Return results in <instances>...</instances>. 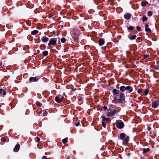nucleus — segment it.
Here are the masks:
<instances>
[{
    "label": "nucleus",
    "mask_w": 159,
    "mask_h": 159,
    "mask_svg": "<svg viewBox=\"0 0 159 159\" xmlns=\"http://www.w3.org/2000/svg\"><path fill=\"white\" fill-rule=\"evenodd\" d=\"M57 39L55 38H52L49 40L48 45L50 47L52 48V46H55L57 43Z\"/></svg>",
    "instance_id": "1"
},
{
    "label": "nucleus",
    "mask_w": 159,
    "mask_h": 159,
    "mask_svg": "<svg viewBox=\"0 0 159 159\" xmlns=\"http://www.w3.org/2000/svg\"><path fill=\"white\" fill-rule=\"evenodd\" d=\"M120 138L121 139L125 142H128L129 140V137L126 136L125 134L124 133H121L120 134Z\"/></svg>",
    "instance_id": "2"
},
{
    "label": "nucleus",
    "mask_w": 159,
    "mask_h": 159,
    "mask_svg": "<svg viewBox=\"0 0 159 159\" xmlns=\"http://www.w3.org/2000/svg\"><path fill=\"white\" fill-rule=\"evenodd\" d=\"M116 125L117 127L119 129H121L124 126L123 122L120 120H118L116 121Z\"/></svg>",
    "instance_id": "3"
},
{
    "label": "nucleus",
    "mask_w": 159,
    "mask_h": 159,
    "mask_svg": "<svg viewBox=\"0 0 159 159\" xmlns=\"http://www.w3.org/2000/svg\"><path fill=\"white\" fill-rule=\"evenodd\" d=\"M125 97V94L122 93H120V98L117 99V98H115V99H116L118 102H121L124 101Z\"/></svg>",
    "instance_id": "4"
},
{
    "label": "nucleus",
    "mask_w": 159,
    "mask_h": 159,
    "mask_svg": "<svg viewBox=\"0 0 159 159\" xmlns=\"http://www.w3.org/2000/svg\"><path fill=\"white\" fill-rule=\"evenodd\" d=\"M64 97L63 96L58 95L55 98V101L57 103H60L61 102Z\"/></svg>",
    "instance_id": "5"
},
{
    "label": "nucleus",
    "mask_w": 159,
    "mask_h": 159,
    "mask_svg": "<svg viewBox=\"0 0 159 159\" xmlns=\"http://www.w3.org/2000/svg\"><path fill=\"white\" fill-rule=\"evenodd\" d=\"M159 105V101L156 100L152 103V107L153 108H157Z\"/></svg>",
    "instance_id": "6"
},
{
    "label": "nucleus",
    "mask_w": 159,
    "mask_h": 159,
    "mask_svg": "<svg viewBox=\"0 0 159 159\" xmlns=\"http://www.w3.org/2000/svg\"><path fill=\"white\" fill-rule=\"evenodd\" d=\"M116 110H113L108 112L107 113V115L108 116H112L116 113Z\"/></svg>",
    "instance_id": "7"
},
{
    "label": "nucleus",
    "mask_w": 159,
    "mask_h": 159,
    "mask_svg": "<svg viewBox=\"0 0 159 159\" xmlns=\"http://www.w3.org/2000/svg\"><path fill=\"white\" fill-rule=\"evenodd\" d=\"M38 79L37 77H30L29 79V80L31 82H37L38 81Z\"/></svg>",
    "instance_id": "8"
},
{
    "label": "nucleus",
    "mask_w": 159,
    "mask_h": 159,
    "mask_svg": "<svg viewBox=\"0 0 159 159\" xmlns=\"http://www.w3.org/2000/svg\"><path fill=\"white\" fill-rule=\"evenodd\" d=\"M20 146L19 144H17L14 148V151L16 152H18L19 150Z\"/></svg>",
    "instance_id": "9"
},
{
    "label": "nucleus",
    "mask_w": 159,
    "mask_h": 159,
    "mask_svg": "<svg viewBox=\"0 0 159 159\" xmlns=\"http://www.w3.org/2000/svg\"><path fill=\"white\" fill-rule=\"evenodd\" d=\"M79 30L76 28H74L73 30V33L74 34L78 35L79 33Z\"/></svg>",
    "instance_id": "10"
},
{
    "label": "nucleus",
    "mask_w": 159,
    "mask_h": 159,
    "mask_svg": "<svg viewBox=\"0 0 159 159\" xmlns=\"http://www.w3.org/2000/svg\"><path fill=\"white\" fill-rule=\"evenodd\" d=\"M145 31L149 33L151 32V30L150 28H149L148 27V24H146L145 25Z\"/></svg>",
    "instance_id": "11"
},
{
    "label": "nucleus",
    "mask_w": 159,
    "mask_h": 159,
    "mask_svg": "<svg viewBox=\"0 0 159 159\" xmlns=\"http://www.w3.org/2000/svg\"><path fill=\"white\" fill-rule=\"evenodd\" d=\"M41 39L43 43L47 42L49 40V38L45 36L42 37Z\"/></svg>",
    "instance_id": "12"
},
{
    "label": "nucleus",
    "mask_w": 159,
    "mask_h": 159,
    "mask_svg": "<svg viewBox=\"0 0 159 159\" xmlns=\"http://www.w3.org/2000/svg\"><path fill=\"white\" fill-rule=\"evenodd\" d=\"M125 90H129V92L131 93L132 92L133 90V88L131 86H128L125 87Z\"/></svg>",
    "instance_id": "13"
},
{
    "label": "nucleus",
    "mask_w": 159,
    "mask_h": 159,
    "mask_svg": "<svg viewBox=\"0 0 159 159\" xmlns=\"http://www.w3.org/2000/svg\"><path fill=\"white\" fill-rule=\"evenodd\" d=\"M131 15L129 13L125 14L124 15V17L125 19H129L130 18Z\"/></svg>",
    "instance_id": "14"
},
{
    "label": "nucleus",
    "mask_w": 159,
    "mask_h": 159,
    "mask_svg": "<svg viewBox=\"0 0 159 159\" xmlns=\"http://www.w3.org/2000/svg\"><path fill=\"white\" fill-rule=\"evenodd\" d=\"M105 41L103 39H100L99 41V45L100 46L104 44Z\"/></svg>",
    "instance_id": "15"
},
{
    "label": "nucleus",
    "mask_w": 159,
    "mask_h": 159,
    "mask_svg": "<svg viewBox=\"0 0 159 159\" xmlns=\"http://www.w3.org/2000/svg\"><path fill=\"white\" fill-rule=\"evenodd\" d=\"M6 94V91L2 89H0V94L1 95H5Z\"/></svg>",
    "instance_id": "16"
},
{
    "label": "nucleus",
    "mask_w": 159,
    "mask_h": 159,
    "mask_svg": "<svg viewBox=\"0 0 159 159\" xmlns=\"http://www.w3.org/2000/svg\"><path fill=\"white\" fill-rule=\"evenodd\" d=\"M101 118L102 119V121H110V120L109 118H106L104 116H102L101 117Z\"/></svg>",
    "instance_id": "17"
},
{
    "label": "nucleus",
    "mask_w": 159,
    "mask_h": 159,
    "mask_svg": "<svg viewBox=\"0 0 159 159\" xmlns=\"http://www.w3.org/2000/svg\"><path fill=\"white\" fill-rule=\"evenodd\" d=\"M112 92L114 94L116 95H118L119 94V93L117 92V91L116 89H114L112 90Z\"/></svg>",
    "instance_id": "18"
},
{
    "label": "nucleus",
    "mask_w": 159,
    "mask_h": 159,
    "mask_svg": "<svg viewBox=\"0 0 159 159\" xmlns=\"http://www.w3.org/2000/svg\"><path fill=\"white\" fill-rule=\"evenodd\" d=\"M150 150L149 148H144L143 150V153H146L147 152H149Z\"/></svg>",
    "instance_id": "19"
},
{
    "label": "nucleus",
    "mask_w": 159,
    "mask_h": 159,
    "mask_svg": "<svg viewBox=\"0 0 159 159\" xmlns=\"http://www.w3.org/2000/svg\"><path fill=\"white\" fill-rule=\"evenodd\" d=\"M38 33V31L36 30H34V31H32L31 32V34L32 35H34L37 34Z\"/></svg>",
    "instance_id": "20"
},
{
    "label": "nucleus",
    "mask_w": 159,
    "mask_h": 159,
    "mask_svg": "<svg viewBox=\"0 0 159 159\" xmlns=\"http://www.w3.org/2000/svg\"><path fill=\"white\" fill-rule=\"evenodd\" d=\"M136 37L137 36L136 35H132L129 38L130 40H132L135 39L136 38Z\"/></svg>",
    "instance_id": "21"
},
{
    "label": "nucleus",
    "mask_w": 159,
    "mask_h": 159,
    "mask_svg": "<svg viewBox=\"0 0 159 159\" xmlns=\"http://www.w3.org/2000/svg\"><path fill=\"white\" fill-rule=\"evenodd\" d=\"M120 90L122 92H124L125 90V87L124 86H121L120 88Z\"/></svg>",
    "instance_id": "22"
},
{
    "label": "nucleus",
    "mask_w": 159,
    "mask_h": 159,
    "mask_svg": "<svg viewBox=\"0 0 159 159\" xmlns=\"http://www.w3.org/2000/svg\"><path fill=\"white\" fill-rule=\"evenodd\" d=\"M148 4V2L147 1L142 2L141 3V5L142 7H144L146 5Z\"/></svg>",
    "instance_id": "23"
},
{
    "label": "nucleus",
    "mask_w": 159,
    "mask_h": 159,
    "mask_svg": "<svg viewBox=\"0 0 159 159\" xmlns=\"http://www.w3.org/2000/svg\"><path fill=\"white\" fill-rule=\"evenodd\" d=\"M43 54L44 56H46L48 54V52L47 51H44L43 52Z\"/></svg>",
    "instance_id": "24"
},
{
    "label": "nucleus",
    "mask_w": 159,
    "mask_h": 159,
    "mask_svg": "<svg viewBox=\"0 0 159 159\" xmlns=\"http://www.w3.org/2000/svg\"><path fill=\"white\" fill-rule=\"evenodd\" d=\"M67 139H68L67 138H65L63 139L62 140V142L64 144L66 143H67Z\"/></svg>",
    "instance_id": "25"
},
{
    "label": "nucleus",
    "mask_w": 159,
    "mask_h": 159,
    "mask_svg": "<svg viewBox=\"0 0 159 159\" xmlns=\"http://www.w3.org/2000/svg\"><path fill=\"white\" fill-rule=\"evenodd\" d=\"M147 20H148V18L147 17L145 16H143V17L142 20H143V21L144 22L145 21H146Z\"/></svg>",
    "instance_id": "26"
},
{
    "label": "nucleus",
    "mask_w": 159,
    "mask_h": 159,
    "mask_svg": "<svg viewBox=\"0 0 159 159\" xmlns=\"http://www.w3.org/2000/svg\"><path fill=\"white\" fill-rule=\"evenodd\" d=\"M149 92V90L148 89H146L144 90V93L146 95L148 94Z\"/></svg>",
    "instance_id": "27"
},
{
    "label": "nucleus",
    "mask_w": 159,
    "mask_h": 159,
    "mask_svg": "<svg viewBox=\"0 0 159 159\" xmlns=\"http://www.w3.org/2000/svg\"><path fill=\"white\" fill-rule=\"evenodd\" d=\"M152 13L151 11H149L148 13V15L149 16H151L152 15Z\"/></svg>",
    "instance_id": "28"
},
{
    "label": "nucleus",
    "mask_w": 159,
    "mask_h": 159,
    "mask_svg": "<svg viewBox=\"0 0 159 159\" xmlns=\"http://www.w3.org/2000/svg\"><path fill=\"white\" fill-rule=\"evenodd\" d=\"M102 122L103 127L105 128L106 126V123H105L104 121H102Z\"/></svg>",
    "instance_id": "29"
},
{
    "label": "nucleus",
    "mask_w": 159,
    "mask_h": 159,
    "mask_svg": "<svg viewBox=\"0 0 159 159\" xmlns=\"http://www.w3.org/2000/svg\"><path fill=\"white\" fill-rule=\"evenodd\" d=\"M61 41L62 43H64L66 42V39L65 38H63L61 39Z\"/></svg>",
    "instance_id": "30"
},
{
    "label": "nucleus",
    "mask_w": 159,
    "mask_h": 159,
    "mask_svg": "<svg viewBox=\"0 0 159 159\" xmlns=\"http://www.w3.org/2000/svg\"><path fill=\"white\" fill-rule=\"evenodd\" d=\"M127 29L130 30H133V26L127 27Z\"/></svg>",
    "instance_id": "31"
},
{
    "label": "nucleus",
    "mask_w": 159,
    "mask_h": 159,
    "mask_svg": "<svg viewBox=\"0 0 159 159\" xmlns=\"http://www.w3.org/2000/svg\"><path fill=\"white\" fill-rule=\"evenodd\" d=\"M142 91V89H138L137 91V92L139 93H140Z\"/></svg>",
    "instance_id": "32"
},
{
    "label": "nucleus",
    "mask_w": 159,
    "mask_h": 159,
    "mask_svg": "<svg viewBox=\"0 0 159 159\" xmlns=\"http://www.w3.org/2000/svg\"><path fill=\"white\" fill-rule=\"evenodd\" d=\"M1 140L2 142H5L6 141V139L4 137H2L1 139Z\"/></svg>",
    "instance_id": "33"
},
{
    "label": "nucleus",
    "mask_w": 159,
    "mask_h": 159,
    "mask_svg": "<svg viewBox=\"0 0 159 159\" xmlns=\"http://www.w3.org/2000/svg\"><path fill=\"white\" fill-rule=\"evenodd\" d=\"M36 104L38 106H41V104L40 103V102H36Z\"/></svg>",
    "instance_id": "34"
},
{
    "label": "nucleus",
    "mask_w": 159,
    "mask_h": 159,
    "mask_svg": "<svg viewBox=\"0 0 159 159\" xmlns=\"http://www.w3.org/2000/svg\"><path fill=\"white\" fill-rule=\"evenodd\" d=\"M136 29L139 31H141V28L139 26H137L136 27Z\"/></svg>",
    "instance_id": "35"
},
{
    "label": "nucleus",
    "mask_w": 159,
    "mask_h": 159,
    "mask_svg": "<svg viewBox=\"0 0 159 159\" xmlns=\"http://www.w3.org/2000/svg\"><path fill=\"white\" fill-rule=\"evenodd\" d=\"M80 124V121H79L77 123L75 124V125L76 126H78Z\"/></svg>",
    "instance_id": "36"
},
{
    "label": "nucleus",
    "mask_w": 159,
    "mask_h": 159,
    "mask_svg": "<svg viewBox=\"0 0 159 159\" xmlns=\"http://www.w3.org/2000/svg\"><path fill=\"white\" fill-rule=\"evenodd\" d=\"M148 56L147 55H144V58H147L148 57Z\"/></svg>",
    "instance_id": "37"
},
{
    "label": "nucleus",
    "mask_w": 159,
    "mask_h": 159,
    "mask_svg": "<svg viewBox=\"0 0 159 159\" xmlns=\"http://www.w3.org/2000/svg\"><path fill=\"white\" fill-rule=\"evenodd\" d=\"M47 114H48V113L47 112H45L43 113V115L44 116H46L47 115Z\"/></svg>",
    "instance_id": "38"
},
{
    "label": "nucleus",
    "mask_w": 159,
    "mask_h": 159,
    "mask_svg": "<svg viewBox=\"0 0 159 159\" xmlns=\"http://www.w3.org/2000/svg\"><path fill=\"white\" fill-rule=\"evenodd\" d=\"M40 141V139L39 137L37 138V142H39Z\"/></svg>",
    "instance_id": "39"
},
{
    "label": "nucleus",
    "mask_w": 159,
    "mask_h": 159,
    "mask_svg": "<svg viewBox=\"0 0 159 159\" xmlns=\"http://www.w3.org/2000/svg\"><path fill=\"white\" fill-rule=\"evenodd\" d=\"M103 109H104V110H107V106H104L103 107Z\"/></svg>",
    "instance_id": "40"
},
{
    "label": "nucleus",
    "mask_w": 159,
    "mask_h": 159,
    "mask_svg": "<svg viewBox=\"0 0 159 159\" xmlns=\"http://www.w3.org/2000/svg\"><path fill=\"white\" fill-rule=\"evenodd\" d=\"M43 159H47V157L45 156H43L42 157Z\"/></svg>",
    "instance_id": "41"
},
{
    "label": "nucleus",
    "mask_w": 159,
    "mask_h": 159,
    "mask_svg": "<svg viewBox=\"0 0 159 159\" xmlns=\"http://www.w3.org/2000/svg\"><path fill=\"white\" fill-rule=\"evenodd\" d=\"M147 129L149 131L151 130V128L150 127H148L147 128Z\"/></svg>",
    "instance_id": "42"
},
{
    "label": "nucleus",
    "mask_w": 159,
    "mask_h": 159,
    "mask_svg": "<svg viewBox=\"0 0 159 159\" xmlns=\"http://www.w3.org/2000/svg\"><path fill=\"white\" fill-rule=\"evenodd\" d=\"M82 98H80L79 99V100L80 101H81V100H82Z\"/></svg>",
    "instance_id": "43"
},
{
    "label": "nucleus",
    "mask_w": 159,
    "mask_h": 159,
    "mask_svg": "<svg viewBox=\"0 0 159 159\" xmlns=\"http://www.w3.org/2000/svg\"><path fill=\"white\" fill-rule=\"evenodd\" d=\"M101 48L102 49H104L105 48V47H102Z\"/></svg>",
    "instance_id": "44"
},
{
    "label": "nucleus",
    "mask_w": 159,
    "mask_h": 159,
    "mask_svg": "<svg viewBox=\"0 0 159 159\" xmlns=\"http://www.w3.org/2000/svg\"><path fill=\"white\" fill-rule=\"evenodd\" d=\"M1 64H2V63H0V66H1Z\"/></svg>",
    "instance_id": "45"
},
{
    "label": "nucleus",
    "mask_w": 159,
    "mask_h": 159,
    "mask_svg": "<svg viewBox=\"0 0 159 159\" xmlns=\"http://www.w3.org/2000/svg\"><path fill=\"white\" fill-rule=\"evenodd\" d=\"M47 159H50L49 158H47Z\"/></svg>",
    "instance_id": "46"
}]
</instances>
